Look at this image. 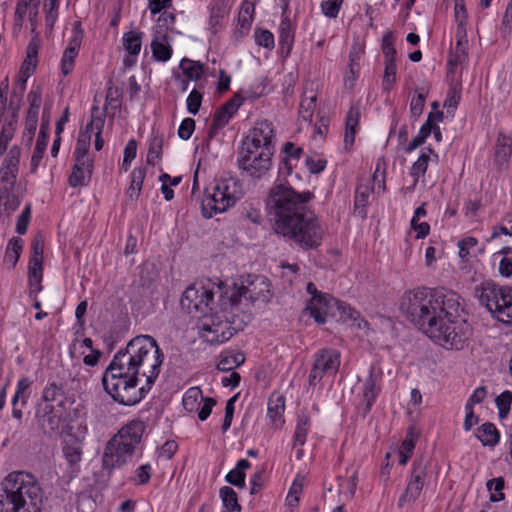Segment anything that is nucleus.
I'll return each mask as SVG.
<instances>
[{
    "label": "nucleus",
    "mask_w": 512,
    "mask_h": 512,
    "mask_svg": "<svg viewBox=\"0 0 512 512\" xmlns=\"http://www.w3.org/2000/svg\"><path fill=\"white\" fill-rule=\"evenodd\" d=\"M245 478H246V475L243 471H240V470L234 468L227 473L225 480L229 484H231L237 488L243 489V488H245Z\"/></svg>",
    "instance_id": "338daca9"
},
{
    "label": "nucleus",
    "mask_w": 512,
    "mask_h": 512,
    "mask_svg": "<svg viewBox=\"0 0 512 512\" xmlns=\"http://www.w3.org/2000/svg\"><path fill=\"white\" fill-rule=\"evenodd\" d=\"M29 108L26 116L38 117L39 108L42 103V89L40 86L32 89L28 94Z\"/></svg>",
    "instance_id": "de8ad7c7"
},
{
    "label": "nucleus",
    "mask_w": 512,
    "mask_h": 512,
    "mask_svg": "<svg viewBox=\"0 0 512 512\" xmlns=\"http://www.w3.org/2000/svg\"><path fill=\"white\" fill-rule=\"evenodd\" d=\"M83 36L84 31L81 27V22L76 21L73 25V36L64 50L61 60V71L64 76L69 75L74 68L75 58L81 47Z\"/></svg>",
    "instance_id": "f3484780"
},
{
    "label": "nucleus",
    "mask_w": 512,
    "mask_h": 512,
    "mask_svg": "<svg viewBox=\"0 0 512 512\" xmlns=\"http://www.w3.org/2000/svg\"><path fill=\"white\" fill-rule=\"evenodd\" d=\"M93 171V161L75 162L72 173L69 177V184L72 187L86 186Z\"/></svg>",
    "instance_id": "b1692460"
},
{
    "label": "nucleus",
    "mask_w": 512,
    "mask_h": 512,
    "mask_svg": "<svg viewBox=\"0 0 512 512\" xmlns=\"http://www.w3.org/2000/svg\"><path fill=\"white\" fill-rule=\"evenodd\" d=\"M359 53L356 50H353L349 53V64H348V70L345 73L344 76V84L348 88H353L355 84V80L359 73Z\"/></svg>",
    "instance_id": "72a5a7b5"
},
{
    "label": "nucleus",
    "mask_w": 512,
    "mask_h": 512,
    "mask_svg": "<svg viewBox=\"0 0 512 512\" xmlns=\"http://www.w3.org/2000/svg\"><path fill=\"white\" fill-rule=\"evenodd\" d=\"M89 136L87 132H79L77 143L74 151L75 162L80 161H93L88 157V150L90 147Z\"/></svg>",
    "instance_id": "a19ab883"
},
{
    "label": "nucleus",
    "mask_w": 512,
    "mask_h": 512,
    "mask_svg": "<svg viewBox=\"0 0 512 512\" xmlns=\"http://www.w3.org/2000/svg\"><path fill=\"white\" fill-rule=\"evenodd\" d=\"M417 95L414 96L410 102V112L413 118L417 119L423 112L427 98V92L423 89L416 90Z\"/></svg>",
    "instance_id": "3c124183"
},
{
    "label": "nucleus",
    "mask_w": 512,
    "mask_h": 512,
    "mask_svg": "<svg viewBox=\"0 0 512 512\" xmlns=\"http://www.w3.org/2000/svg\"><path fill=\"white\" fill-rule=\"evenodd\" d=\"M146 176V168L138 167L131 172V183L126 191V196L131 201H137Z\"/></svg>",
    "instance_id": "c85d7f7f"
},
{
    "label": "nucleus",
    "mask_w": 512,
    "mask_h": 512,
    "mask_svg": "<svg viewBox=\"0 0 512 512\" xmlns=\"http://www.w3.org/2000/svg\"><path fill=\"white\" fill-rule=\"evenodd\" d=\"M37 65V49L36 46H33L32 44L28 45L27 48V56L25 60L23 61L21 68H20V75L30 77Z\"/></svg>",
    "instance_id": "79ce46f5"
},
{
    "label": "nucleus",
    "mask_w": 512,
    "mask_h": 512,
    "mask_svg": "<svg viewBox=\"0 0 512 512\" xmlns=\"http://www.w3.org/2000/svg\"><path fill=\"white\" fill-rule=\"evenodd\" d=\"M504 479L502 477L493 478L487 482V489L491 492L490 500L492 502L501 501L504 499Z\"/></svg>",
    "instance_id": "5fc2aeb1"
},
{
    "label": "nucleus",
    "mask_w": 512,
    "mask_h": 512,
    "mask_svg": "<svg viewBox=\"0 0 512 512\" xmlns=\"http://www.w3.org/2000/svg\"><path fill=\"white\" fill-rule=\"evenodd\" d=\"M309 427L310 418L305 414L298 415V421L294 433V445H304Z\"/></svg>",
    "instance_id": "c03bdc74"
},
{
    "label": "nucleus",
    "mask_w": 512,
    "mask_h": 512,
    "mask_svg": "<svg viewBox=\"0 0 512 512\" xmlns=\"http://www.w3.org/2000/svg\"><path fill=\"white\" fill-rule=\"evenodd\" d=\"M312 198L310 192L298 193L293 188L283 184L276 185L270 190L266 206L268 214L273 220L276 233L283 229V225H290L308 210L306 204Z\"/></svg>",
    "instance_id": "39448f33"
},
{
    "label": "nucleus",
    "mask_w": 512,
    "mask_h": 512,
    "mask_svg": "<svg viewBox=\"0 0 512 512\" xmlns=\"http://www.w3.org/2000/svg\"><path fill=\"white\" fill-rule=\"evenodd\" d=\"M279 48L284 57L290 54L295 38V29L292 26L291 20L285 16L279 25Z\"/></svg>",
    "instance_id": "5701e85b"
},
{
    "label": "nucleus",
    "mask_w": 512,
    "mask_h": 512,
    "mask_svg": "<svg viewBox=\"0 0 512 512\" xmlns=\"http://www.w3.org/2000/svg\"><path fill=\"white\" fill-rule=\"evenodd\" d=\"M18 109L19 107L16 106V108L13 110L12 115L10 119L6 120L5 123L2 126L0 134L3 135L5 138L12 139L16 130L17 125V119H18Z\"/></svg>",
    "instance_id": "052dcab7"
},
{
    "label": "nucleus",
    "mask_w": 512,
    "mask_h": 512,
    "mask_svg": "<svg viewBox=\"0 0 512 512\" xmlns=\"http://www.w3.org/2000/svg\"><path fill=\"white\" fill-rule=\"evenodd\" d=\"M285 410V398L273 393L268 399V416L273 421L279 420Z\"/></svg>",
    "instance_id": "4c0bfd02"
},
{
    "label": "nucleus",
    "mask_w": 512,
    "mask_h": 512,
    "mask_svg": "<svg viewBox=\"0 0 512 512\" xmlns=\"http://www.w3.org/2000/svg\"><path fill=\"white\" fill-rule=\"evenodd\" d=\"M432 149H428V152H423L417 159L416 162L413 163L410 169V175L414 178L413 187L416 186L418 180L421 176H423L428 168V163L430 160L429 154L432 153Z\"/></svg>",
    "instance_id": "ea45409f"
},
{
    "label": "nucleus",
    "mask_w": 512,
    "mask_h": 512,
    "mask_svg": "<svg viewBox=\"0 0 512 512\" xmlns=\"http://www.w3.org/2000/svg\"><path fill=\"white\" fill-rule=\"evenodd\" d=\"M344 0H325L321 3L322 13L329 18H336Z\"/></svg>",
    "instance_id": "e2e57ef3"
},
{
    "label": "nucleus",
    "mask_w": 512,
    "mask_h": 512,
    "mask_svg": "<svg viewBox=\"0 0 512 512\" xmlns=\"http://www.w3.org/2000/svg\"><path fill=\"white\" fill-rule=\"evenodd\" d=\"M500 32L503 36H507L512 32V0L509 1L506 7L500 27Z\"/></svg>",
    "instance_id": "774afa93"
},
{
    "label": "nucleus",
    "mask_w": 512,
    "mask_h": 512,
    "mask_svg": "<svg viewBox=\"0 0 512 512\" xmlns=\"http://www.w3.org/2000/svg\"><path fill=\"white\" fill-rule=\"evenodd\" d=\"M222 500L224 511L240 512L241 505L238 503L237 493L229 486H223L219 491Z\"/></svg>",
    "instance_id": "473e14b6"
},
{
    "label": "nucleus",
    "mask_w": 512,
    "mask_h": 512,
    "mask_svg": "<svg viewBox=\"0 0 512 512\" xmlns=\"http://www.w3.org/2000/svg\"><path fill=\"white\" fill-rule=\"evenodd\" d=\"M48 123H42L36 140L35 148L30 163V172L35 173L47 148L48 143Z\"/></svg>",
    "instance_id": "a878e982"
},
{
    "label": "nucleus",
    "mask_w": 512,
    "mask_h": 512,
    "mask_svg": "<svg viewBox=\"0 0 512 512\" xmlns=\"http://www.w3.org/2000/svg\"><path fill=\"white\" fill-rule=\"evenodd\" d=\"M230 0H212L209 6V29L216 34L222 27L223 19L230 12Z\"/></svg>",
    "instance_id": "aec40b11"
},
{
    "label": "nucleus",
    "mask_w": 512,
    "mask_h": 512,
    "mask_svg": "<svg viewBox=\"0 0 512 512\" xmlns=\"http://www.w3.org/2000/svg\"><path fill=\"white\" fill-rule=\"evenodd\" d=\"M316 101L317 95L313 88L308 89L306 86L299 105L298 113L300 119L305 122H311L316 107Z\"/></svg>",
    "instance_id": "cd10ccee"
},
{
    "label": "nucleus",
    "mask_w": 512,
    "mask_h": 512,
    "mask_svg": "<svg viewBox=\"0 0 512 512\" xmlns=\"http://www.w3.org/2000/svg\"><path fill=\"white\" fill-rule=\"evenodd\" d=\"M340 354L338 351L323 348L318 351L314 364L326 374L336 373L340 365Z\"/></svg>",
    "instance_id": "412c9836"
},
{
    "label": "nucleus",
    "mask_w": 512,
    "mask_h": 512,
    "mask_svg": "<svg viewBox=\"0 0 512 512\" xmlns=\"http://www.w3.org/2000/svg\"><path fill=\"white\" fill-rule=\"evenodd\" d=\"M337 305V299L328 294H320L319 296L312 297L306 310L319 324L326 322L328 315L334 316V306Z\"/></svg>",
    "instance_id": "a211bd4d"
},
{
    "label": "nucleus",
    "mask_w": 512,
    "mask_h": 512,
    "mask_svg": "<svg viewBox=\"0 0 512 512\" xmlns=\"http://www.w3.org/2000/svg\"><path fill=\"white\" fill-rule=\"evenodd\" d=\"M214 294L211 289L203 285H192L183 292L180 303L182 308L189 313L211 314L216 308L214 306Z\"/></svg>",
    "instance_id": "ddd939ff"
},
{
    "label": "nucleus",
    "mask_w": 512,
    "mask_h": 512,
    "mask_svg": "<svg viewBox=\"0 0 512 512\" xmlns=\"http://www.w3.org/2000/svg\"><path fill=\"white\" fill-rule=\"evenodd\" d=\"M137 376L146 378L148 385L158 378L164 354L156 340L150 335H139L128 342L124 350L118 351L113 359Z\"/></svg>",
    "instance_id": "20e7f679"
},
{
    "label": "nucleus",
    "mask_w": 512,
    "mask_h": 512,
    "mask_svg": "<svg viewBox=\"0 0 512 512\" xmlns=\"http://www.w3.org/2000/svg\"><path fill=\"white\" fill-rule=\"evenodd\" d=\"M255 41L259 46L267 49H273L275 45L274 35L269 30L256 31Z\"/></svg>",
    "instance_id": "69168bd1"
},
{
    "label": "nucleus",
    "mask_w": 512,
    "mask_h": 512,
    "mask_svg": "<svg viewBox=\"0 0 512 512\" xmlns=\"http://www.w3.org/2000/svg\"><path fill=\"white\" fill-rule=\"evenodd\" d=\"M397 65L396 62H385L384 75L382 80L383 90L389 92L396 84Z\"/></svg>",
    "instance_id": "09e8293b"
},
{
    "label": "nucleus",
    "mask_w": 512,
    "mask_h": 512,
    "mask_svg": "<svg viewBox=\"0 0 512 512\" xmlns=\"http://www.w3.org/2000/svg\"><path fill=\"white\" fill-rule=\"evenodd\" d=\"M476 436L484 446H495L500 438L496 426L490 422L482 424L477 429Z\"/></svg>",
    "instance_id": "c756f323"
},
{
    "label": "nucleus",
    "mask_w": 512,
    "mask_h": 512,
    "mask_svg": "<svg viewBox=\"0 0 512 512\" xmlns=\"http://www.w3.org/2000/svg\"><path fill=\"white\" fill-rule=\"evenodd\" d=\"M180 69L190 80H199L204 73V66L200 62L183 58L180 62Z\"/></svg>",
    "instance_id": "e433bc0d"
},
{
    "label": "nucleus",
    "mask_w": 512,
    "mask_h": 512,
    "mask_svg": "<svg viewBox=\"0 0 512 512\" xmlns=\"http://www.w3.org/2000/svg\"><path fill=\"white\" fill-rule=\"evenodd\" d=\"M512 150V139L502 132L498 134L496 145H495V159L500 164L503 165L507 162L510 157Z\"/></svg>",
    "instance_id": "7c9ffc66"
},
{
    "label": "nucleus",
    "mask_w": 512,
    "mask_h": 512,
    "mask_svg": "<svg viewBox=\"0 0 512 512\" xmlns=\"http://www.w3.org/2000/svg\"><path fill=\"white\" fill-rule=\"evenodd\" d=\"M459 295L445 288H416L403 294L400 311L428 337L435 333L442 318L461 310Z\"/></svg>",
    "instance_id": "f257e3e1"
},
{
    "label": "nucleus",
    "mask_w": 512,
    "mask_h": 512,
    "mask_svg": "<svg viewBox=\"0 0 512 512\" xmlns=\"http://www.w3.org/2000/svg\"><path fill=\"white\" fill-rule=\"evenodd\" d=\"M360 119V108L357 105H353L347 112L345 119V135H344V146L346 149H350L355 141V134Z\"/></svg>",
    "instance_id": "393cba45"
},
{
    "label": "nucleus",
    "mask_w": 512,
    "mask_h": 512,
    "mask_svg": "<svg viewBox=\"0 0 512 512\" xmlns=\"http://www.w3.org/2000/svg\"><path fill=\"white\" fill-rule=\"evenodd\" d=\"M146 425L141 420H132L123 426L106 444L102 456V467L110 474L128 462L141 443Z\"/></svg>",
    "instance_id": "0eeeda50"
},
{
    "label": "nucleus",
    "mask_w": 512,
    "mask_h": 512,
    "mask_svg": "<svg viewBox=\"0 0 512 512\" xmlns=\"http://www.w3.org/2000/svg\"><path fill=\"white\" fill-rule=\"evenodd\" d=\"M36 417L41 431L49 436H55L59 433L62 414L53 404L37 405Z\"/></svg>",
    "instance_id": "dca6fc26"
},
{
    "label": "nucleus",
    "mask_w": 512,
    "mask_h": 512,
    "mask_svg": "<svg viewBox=\"0 0 512 512\" xmlns=\"http://www.w3.org/2000/svg\"><path fill=\"white\" fill-rule=\"evenodd\" d=\"M242 145L274 153L275 130L273 124L267 120L257 122L243 140Z\"/></svg>",
    "instance_id": "2eb2a0df"
},
{
    "label": "nucleus",
    "mask_w": 512,
    "mask_h": 512,
    "mask_svg": "<svg viewBox=\"0 0 512 512\" xmlns=\"http://www.w3.org/2000/svg\"><path fill=\"white\" fill-rule=\"evenodd\" d=\"M32 381L28 377H22L17 383V389L15 395L12 399V406H17L18 402L21 400L22 405H25L27 402L26 391L31 386Z\"/></svg>",
    "instance_id": "603ef678"
},
{
    "label": "nucleus",
    "mask_w": 512,
    "mask_h": 512,
    "mask_svg": "<svg viewBox=\"0 0 512 512\" xmlns=\"http://www.w3.org/2000/svg\"><path fill=\"white\" fill-rule=\"evenodd\" d=\"M432 131V126L429 124H423L418 132V135L414 137L408 146L405 148L406 153H411L417 147L421 146L426 139L429 137Z\"/></svg>",
    "instance_id": "6e6d98bb"
},
{
    "label": "nucleus",
    "mask_w": 512,
    "mask_h": 512,
    "mask_svg": "<svg viewBox=\"0 0 512 512\" xmlns=\"http://www.w3.org/2000/svg\"><path fill=\"white\" fill-rule=\"evenodd\" d=\"M22 201V196L16 193V187L0 188V217L6 215L9 217L16 211Z\"/></svg>",
    "instance_id": "4be33fe9"
},
{
    "label": "nucleus",
    "mask_w": 512,
    "mask_h": 512,
    "mask_svg": "<svg viewBox=\"0 0 512 512\" xmlns=\"http://www.w3.org/2000/svg\"><path fill=\"white\" fill-rule=\"evenodd\" d=\"M256 282L268 287L264 277H256L255 282L250 283L249 286L233 285L225 290L218 286L217 290L220 294L215 311L210 314V323H205L202 327L203 336L207 342L212 345L222 344L243 329L244 322L239 317L242 301L253 303L261 297L266 298L263 289L259 292L255 291Z\"/></svg>",
    "instance_id": "f03ea898"
},
{
    "label": "nucleus",
    "mask_w": 512,
    "mask_h": 512,
    "mask_svg": "<svg viewBox=\"0 0 512 512\" xmlns=\"http://www.w3.org/2000/svg\"><path fill=\"white\" fill-rule=\"evenodd\" d=\"M277 234L287 241L295 243L304 250L316 249L322 243L324 229L317 217L310 211L295 219L290 225H283Z\"/></svg>",
    "instance_id": "6e6552de"
},
{
    "label": "nucleus",
    "mask_w": 512,
    "mask_h": 512,
    "mask_svg": "<svg viewBox=\"0 0 512 512\" xmlns=\"http://www.w3.org/2000/svg\"><path fill=\"white\" fill-rule=\"evenodd\" d=\"M303 481L304 478L301 476H297L296 479L293 481L288 495H287V503L289 506H296L299 502V495L302 493L303 489Z\"/></svg>",
    "instance_id": "4d7b16f0"
},
{
    "label": "nucleus",
    "mask_w": 512,
    "mask_h": 512,
    "mask_svg": "<svg viewBox=\"0 0 512 512\" xmlns=\"http://www.w3.org/2000/svg\"><path fill=\"white\" fill-rule=\"evenodd\" d=\"M381 377V370L376 369V367L372 365L369 369V375L363 384L362 390V398L365 403V414L371 410V407L380 392V387L378 384L381 381Z\"/></svg>",
    "instance_id": "6ab92c4d"
},
{
    "label": "nucleus",
    "mask_w": 512,
    "mask_h": 512,
    "mask_svg": "<svg viewBox=\"0 0 512 512\" xmlns=\"http://www.w3.org/2000/svg\"><path fill=\"white\" fill-rule=\"evenodd\" d=\"M64 394L63 385L52 382L44 388L41 399L44 402L43 404H52V402L59 401L58 407H61L63 406Z\"/></svg>",
    "instance_id": "2f4dec72"
},
{
    "label": "nucleus",
    "mask_w": 512,
    "mask_h": 512,
    "mask_svg": "<svg viewBox=\"0 0 512 512\" xmlns=\"http://www.w3.org/2000/svg\"><path fill=\"white\" fill-rule=\"evenodd\" d=\"M254 4L248 1H244L240 8L238 16V24L241 29L248 31L253 21Z\"/></svg>",
    "instance_id": "49530a36"
},
{
    "label": "nucleus",
    "mask_w": 512,
    "mask_h": 512,
    "mask_svg": "<svg viewBox=\"0 0 512 512\" xmlns=\"http://www.w3.org/2000/svg\"><path fill=\"white\" fill-rule=\"evenodd\" d=\"M163 137L154 136L149 144L147 162L153 164L155 159H159L162 155Z\"/></svg>",
    "instance_id": "13d9d810"
},
{
    "label": "nucleus",
    "mask_w": 512,
    "mask_h": 512,
    "mask_svg": "<svg viewBox=\"0 0 512 512\" xmlns=\"http://www.w3.org/2000/svg\"><path fill=\"white\" fill-rule=\"evenodd\" d=\"M152 56L156 61L166 62L172 56L169 36L166 33L156 35L151 42Z\"/></svg>",
    "instance_id": "bb28decb"
},
{
    "label": "nucleus",
    "mask_w": 512,
    "mask_h": 512,
    "mask_svg": "<svg viewBox=\"0 0 512 512\" xmlns=\"http://www.w3.org/2000/svg\"><path fill=\"white\" fill-rule=\"evenodd\" d=\"M495 402L498 408L499 417L501 419L506 418L512 404V392L508 390L502 392L499 396H497Z\"/></svg>",
    "instance_id": "864d4df0"
},
{
    "label": "nucleus",
    "mask_w": 512,
    "mask_h": 512,
    "mask_svg": "<svg viewBox=\"0 0 512 512\" xmlns=\"http://www.w3.org/2000/svg\"><path fill=\"white\" fill-rule=\"evenodd\" d=\"M18 171L0 167V188L16 187Z\"/></svg>",
    "instance_id": "bf43d9fd"
},
{
    "label": "nucleus",
    "mask_w": 512,
    "mask_h": 512,
    "mask_svg": "<svg viewBox=\"0 0 512 512\" xmlns=\"http://www.w3.org/2000/svg\"><path fill=\"white\" fill-rule=\"evenodd\" d=\"M475 296L481 305L503 323H512V287L498 286L488 280L475 287Z\"/></svg>",
    "instance_id": "1a4fd4ad"
},
{
    "label": "nucleus",
    "mask_w": 512,
    "mask_h": 512,
    "mask_svg": "<svg viewBox=\"0 0 512 512\" xmlns=\"http://www.w3.org/2000/svg\"><path fill=\"white\" fill-rule=\"evenodd\" d=\"M142 45L141 33L135 31H129L123 35V46L124 49L131 55L137 56L140 53Z\"/></svg>",
    "instance_id": "58836bf2"
},
{
    "label": "nucleus",
    "mask_w": 512,
    "mask_h": 512,
    "mask_svg": "<svg viewBox=\"0 0 512 512\" xmlns=\"http://www.w3.org/2000/svg\"><path fill=\"white\" fill-rule=\"evenodd\" d=\"M138 376L120 365L111 361L102 376V385L105 392L121 405L133 406L139 403L152 388L147 383L138 387Z\"/></svg>",
    "instance_id": "423d86ee"
},
{
    "label": "nucleus",
    "mask_w": 512,
    "mask_h": 512,
    "mask_svg": "<svg viewBox=\"0 0 512 512\" xmlns=\"http://www.w3.org/2000/svg\"><path fill=\"white\" fill-rule=\"evenodd\" d=\"M20 157L21 148L17 145H14L10 148L5 158L3 159L1 167L19 171Z\"/></svg>",
    "instance_id": "8fccbe9b"
},
{
    "label": "nucleus",
    "mask_w": 512,
    "mask_h": 512,
    "mask_svg": "<svg viewBox=\"0 0 512 512\" xmlns=\"http://www.w3.org/2000/svg\"><path fill=\"white\" fill-rule=\"evenodd\" d=\"M244 361L245 355L241 352L226 355L218 362L217 368L220 371L228 372L242 365Z\"/></svg>",
    "instance_id": "37998d69"
},
{
    "label": "nucleus",
    "mask_w": 512,
    "mask_h": 512,
    "mask_svg": "<svg viewBox=\"0 0 512 512\" xmlns=\"http://www.w3.org/2000/svg\"><path fill=\"white\" fill-rule=\"evenodd\" d=\"M203 95L199 91L193 89L186 100L187 110L189 113L195 115L199 112L201 107Z\"/></svg>",
    "instance_id": "0e129e2a"
},
{
    "label": "nucleus",
    "mask_w": 512,
    "mask_h": 512,
    "mask_svg": "<svg viewBox=\"0 0 512 512\" xmlns=\"http://www.w3.org/2000/svg\"><path fill=\"white\" fill-rule=\"evenodd\" d=\"M23 249V240L19 237H13L6 248L4 262L14 267L20 257Z\"/></svg>",
    "instance_id": "f704fd0d"
},
{
    "label": "nucleus",
    "mask_w": 512,
    "mask_h": 512,
    "mask_svg": "<svg viewBox=\"0 0 512 512\" xmlns=\"http://www.w3.org/2000/svg\"><path fill=\"white\" fill-rule=\"evenodd\" d=\"M62 451L65 459L71 466L78 464L82 459V448L77 441L65 443L62 447Z\"/></svg>",
    "instance_id": "a18cd8bd"
},
{
    "label": "nucleus",
    "mask_w": 512,
    "mask_h": 512,
    "mask_svg": "<svg viewBox=\"0 0 512 512\" xmlns=\"http://www.w3.org/2000/svg\"><path fill=\"white\" fill-rule=\"evenodd\" d=\"M426 474L427 463L422 457L415 459L407 487L398 500L399 508L404 507L407 503H413L418 499L425 484Z\"/></svg>",
    "instance_id": "4468645a"
},
{
    "label": "nucleus",
    "mask_w": 512,
    "mask_h": 512,
    "mask_svg": "<svg viewBox=\"0 0 512 512\" xmlns=\"http://www.w3.org/2000/svg\"><path fill=\"white\" fill-rule=\"evenodd\" d=\"M273 154V152L242 145L239 152L238 165L249 176L261 178L270 170Z\"/></svg>",
    "instance_id": "f8f14e48"
},
{
    "label": "nucleus",
    "mask_w": 512,
    "mask_h": 512,
    "mask_svg": "<svg viewBox=\"0 0 512 512\" xmlns=\"http://www.w3.org/2000/svg\"><path fill=\"white\" fill-rule=\"evenodd\" d=\"M371 193L369 185L360 184L355 191L354 209L361 217L366 216V205Z\"/></svg>",
    "instance_id": "c9c22d12"
},
{
    "label": "nucleus",
    "mask_w": 512,
    "mask_h": 512,
    "mask_svg": "<svg viewBox=\"0 0 512 512\" xmlns=\"http://www.w3.org/2000/svg\"><path fill=\"white\" fill-rule=\"evenodd\" d=\"M31 218V204H26L23 211L17 218L16 232L23 235L27 232V228Z\"/></svg>",
    "instance_id": "680f3d73"
},
{
    "label": "nucleus",
    "mask_w": 512,
    "mask_h": 512,
    "mask_svg": "<svg viewBox=\"0 0 512 512\" xmlns=\"http://www.w3.org/2000/svg\"><path fill=\"white\" fill-rule=\"evenodd\" d=\"M471 335L472 328L460 317L459 311L456 316H444L435 333L429 337L446 349L462 350L468 345Z\"/></svg>",
    "instance_id": "9b49d317"
},
{
    "label": "nucleus",
    "mask_w": 512,
    "mask_h": 512,
    "mask_svg": "<svg viewBox=\"0 0 512 512\" xmlns=\"http://www.w3.org/2000/svg\"><path fill=\"white\" fill-rule=\"evenodd\" d=\"M244 194L242 183L233 177L222 179L216 183L211 194L206 195L201 202L202 214L211 218L233 207Z\"/></svg>",
    "instance_id": "9d476101"
},
{
    "label": "nucleus",
    "mask_w": 512,
    "mask_h": 512,
    "mask_svg": "<svg viewBox=\"0 0 512 512\" xmlns=\"http://www.w3.org/2000/svg\"><path fill=\"white\" fill-rule=\"evenodd\" d=\"M43 490L29 472L13 471L1 482L0 512H41Z\"/></svg>",
    "instance_id": "7ed1b4c3"
}]
</instances>
